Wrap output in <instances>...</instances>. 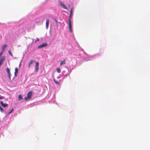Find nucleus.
I'll list each match as a JSON object with an SVG mask.
<instances>
[{"mask_svg":"<svg viewBox=\"0 0 150 150\" xmlns=\"http://www.w3.org/2000/svg\"><path fill=\"white\" fill-rule=\"evenodd\" d=\"M8 52L9 53V54L12 56H13V55L11 53V51L9 50L8 51Z\"/></svg>","mask_w":150,"mask_h":150,"instance_id":"obj_15","label":"nucleus"},{"mask_svg":"<svg viewBox=\"0 0 150 150\" xmlns=\"http://www.w3.org/2000/svg\"><path fill=\"white\" fill-rule=\"evenodd\" d=\"M33 61H34V62H35V60L33 61V60H31V61L29 62L28 66L29 68L30 67V65L33 63Z\"/></svg>","mask_w":150,"mask_h":150,"instance_id":"obj_8","label":"nucleus"},{"mask_svg":"<svg viewBox=\"0 0 150 150\" xmlns=\"http://www.w3.org/2000/svg\"><path fill=\"white\" fill-rule=\"evenodd\" d=\"M37 40H38H38H39V39H37Z\"/></svg>","mask_w":150,"mask_h":150,"instance_id":"obj_21","label":"nucleus"},{"mask_svg":"<svg viewBox=\"0 0 150 150\" xmlns=\"http://www.w3.org/2000/svg\"><path fill=\"white\" fill-rule=\"evenodd\" d=\"M6 70L8 75L9 78L10 79L11 74L10 69L8 68H7L6 69Z\"/></svg>","mask_w":150,"mask_h":150,"instance_id":"obj_7","label":"nucleus"},{"mask_svg":"<svg viewBox=\"0 0 150 150\" xmlns=\"http://www.w3.org/2000/svg\"><path fill=\"white\" fill-rule=\"evenodd\" d=\"M39 66V63L38 62H36L35 65V72H37L38 69L39 68L38 67Z\"/></svg>","mask_w":150,"mask_h":150,"instance_id":"obj_3","label":"nucleus"},{"mask_svg":"<svg viewBox=\"0 0 150 150\" xmlns=\"http://www.w3.org/2000/svg\"><path fill=\"white\" fill-rule=\"evenodd\" d=\"M68 24H69V32H72V26L71 24V20H69V22H68Z\"/></svg>","mask_w":150,"mask_h":150,"instance_id":"obj_1","label":"nucleus"},{"mask_svg":"<svg viewBox=\"0 0 150 150\" xmlns=\"http://www.w3.org/2000/svg\"><path fill=\"white\" fill-rule=\"evenodd\" d=\"M28 94H32V91H30L28 92Z\"/></svg>","mask_w":150,"mask_h":150,"instance_id":"obj_18","label":"nucleus"},{"mask_svg":"<svg viewBox=\"0 0 150 150\" xmlns=\"http://www.w3.org/2000/svg\"><path fill=\"white\" fill-rule=\"evenodd\" d=\"M53 81L56 84H59V82L57 81H56L54 79H53Z\"/></svg>","mask_w":150,"mask_h":150,"instance_id":"obj_13","label":"nucleus"},{"mask_svg":"<svg viewBox=\"0 0 150 150\" xmlns=\"http://www.w3.org/2000/svg\"><path fill=\"white\" fill-rule=\"evenodd\" d=\"M55 21L56 22V23H57V20L56 19H55Z\"/></svg>","mask_w":150,"mask_h":150,"instance_id":"obj_19","label":"nucleus"},{"mask_svg":"<svg viewBox=\"0 0 150 150\" xmlns=\"http://www.w3.org/2000/svg\"><path fill=\"white\" fill-rule=\"evenodd\" d=\"M4 50H2V51H1V53H0V54L1 55H2L3 54V52H4Z\"/></svg>","mask_w":150,"mask_h":150,"instance_id":"obj_17","label":"nucleus"},{"mask_svg":"<svg viewBox=\"0 0 150 150\" xmlns=\"http://www.w3.org/2000/svg\"><path fill=\"white\" fill-rule=\"evenodd\" d=\"M37 40H38H38H39V39H37Z\"/></svg>","mask_w":150,"mask_h":150,"instance_id":"obj_20","label":"nucleus"},{"mask_svg":"<svg viewBox=\"0 0 150 150\" xmlns=\"http://www.w3.org/2000/svg\"><path fill=\"white\" fill-rule=\"evenodd\" d=\"M49 21L48 19H47L46 21V27L47 29L48 27V25H49Z\"/></svg>","mask_w":150,"mask_h":150,"instance_id":"obj_9","label":"nucleus"},{"mask_svg":"<svg viewBox=\"0 0 150 150\" xmlns=\"http://www.w3.org/2000/svg\"><path fill=\"white\" fill-rule=\"evenodd\" d=\"M7 45H4L2 47V50L4 51L6 47H7Z\"/></svg>","mask_w":150,"mask_h":150,"instance_id":"obj_12","label":"nucleus"},{"mask_svg":"<svg viewBox=\"0 0 150 150\" xmlns=\"http://www.w3.org/2000/svg\"><path fill=\"white\" fill-rule=\"evenodd\" d=\"M6 59V58L4 56H3L1 57L0 59V67L1 65L3 64L4 62V61Z\"/></svg>","mask_w":150,"mask_h":150,"instance_id":"obj_2","label":"nucleus"},{"mask_svg":"<svg viewBox=\"0 0 150 150\" xmlns=\"http://www.w3.org/2000/svg\"><path fill=\"white\" fill-rule=\"evenodd\" d=\"M73 8H71L70 11V15L69 16V20H71V18L72 17V16L73 15Z\"/></svg>","mask_w":150,"mask_h":150,"instance_id":"obj_6","label":"nucleus"},{"mask_svg":"<svg viewBox=\"0 0 150 150\" xmlns=\"http://www.w3.org/2000/svg\"><path fill=\"white\" fill-rule=\"evenodd\" d=\"M66 64L65 59H64L63 61H61L60 63V65H62L63 64Z\"/></svg>","mask_w":150,"mask_h":150,"instance_id":"obj_10","label":"nucleus"},{"mask_svg":"<svg viewBox=\"0 0 150 150\" xmlns=\"http://www.w3.org/2000/svg\"><path fill=\"white\" fill-rule=\"evenodd\" d=\"M57 71L58 73H60L61 71L60 69L59 68H57Z\"/></svg>","mask_w":150,"mask_h":150,"instance_id":"obj_14","label":"nucleus"},{"mask_svg":"<svg viewBox=\"0 0 150 150\" xmlns=\"http://www.w3.org/2000/svg\"><path fill=\"white\" fill-rule=\"evenodd\" d=\"M59 4L60 6L62 7L63 8L65 9H67V8L66 6L61 1H60L59 2Z\"/></svg>","mask_w":150,"mask_h":150,"instance_id":"obj_5","label":"nucleus"},{"mask_svg":"<svg viewBox=\"0 0 150 150\" xmlns=\"http://www.w3.org/2000/svg\"><path fill=\"white\" fill-rule=\"evenodd\" d=\"M47 45V43H43L42 44L39 45L38 46V48H40L42 47H46Z\"/></svg>","mask_w":150,"mask_h":150,"instance_id":"obj_4","label":"nucleus"},{"mask_svg":"<svg viewBox=\"0 0 150 150\" xmlns=\"http://www.w3.org/2000/svg\"><path fill=\"white\" fill-rule=\"evenodd\" d=\"M4 50H2V51H1V53H0V54L1 55H2L3 54V52H4Z\"/></svg>","mask_w":150,"mask_h":150,"instance_id":"obj_16","label":"nucleus"},{"mask_svg":"<svg viewBox=\"0 0 150 150\" xmlns=\"http://www.w3.org/2000/svg\"><path fill=\"white\" fill-rule=\"evenodd\" d=\"M18 73V69L16 67L15 69V72L14 73L15 76H17V74Z\"/></svg>","mask_w":150,"mask_h":150,"instance_id":"obj_11","label":"nucleus"}]
</instances>
